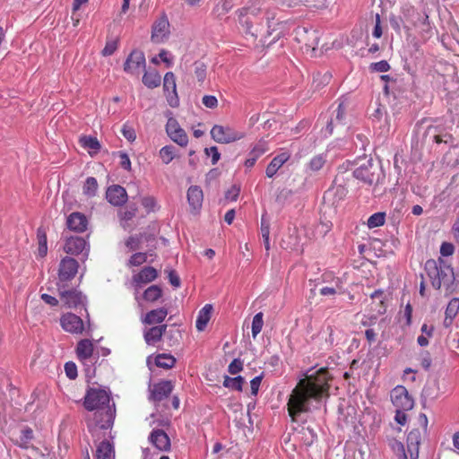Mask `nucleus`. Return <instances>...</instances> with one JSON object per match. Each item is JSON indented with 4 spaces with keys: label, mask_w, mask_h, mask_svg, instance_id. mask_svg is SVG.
<instances>
[{
    "label": "nucleus",
    "mask_w": 459,
    "mask_h": 459,
    "mask_svg": "<svg viewBox=\"0 0 459 459\" xmlns=\"http://www.w3.org/2000/svg\"><path fill=\"white\" fill-rule=\"evenodd\" d=\"M332 379L328 369L322 368L298 382L287 403L288 413L293 422L309 411V401L321 402L329 398Z\"/></svg>",
    "instance_id": "1"
},
{
    "label": "nucleus",
    "mask_w": 459,
    "mask_h": 459,
    "mask_svg": "<svg viewBox=\"0 0 459 459\" xmlns=\"http://www.w3.org/2000/svg\"><path fill=\"white\" fill-rule=\"evenodd\" d=\"M425 271L435 289L439 290L443 287L446 294H452L455 290L454 269L443 258L429 259L425 263Z\"/></svg>",
    "instance_id": "2"
},
{
    "label": "nucleus",
    "mask_w": 459,
    "mask_h": 459,
    "mask_svg": "<svg viewBox=\"0 0 459 459\" xmlns=\"http://www.w3.org/2000/svg\"><path fill=\"white\" fill-rule=\"evenodd\" d=\"M259 10L253 7H245L239 11L238 22L246 36L256 40L262 29V23L257 18Z\"/></svg>",
    "instance_id": "3"
},
{
    "label": "nucleus",
    "mask_w": 459,
    "mask_h": 459,
    "mask_svg": "<svg viewBox=\"0 0 459 459\" xmlns=\"http://www.w3.org/2000/svg\"><path fill=\"white\" fill-rule=\"evenodd\" d=\"M57 292L63 306L67 308H77L83 306L86 297L75 288H69L67 283H56Z\"/></svg>",
    "instance_id": "4"
},
{
    "label": "nucleus",
    "mask_w": 459,
    "mask_h": 459,
    "mask_svg": "<svg viewBox=\"0 0 459 459\" xmlns=\"http://www.w3.org/2000/svg\"><path fill=\"white\" fill-rule=\"evenodd\" d=\"M110 392L101 388H90L84 396L83 405L86 410H103L108 407Z\"/></svg>",
    "instance_id": "5"
},
{
    "label": "nucleus",
    "mask_w": 459,
    "mask_h": 459,
    "mask_svg": "<svg viewBox=\"0 0 459 459\" xmlns=\"http://www.w3.org/2000/svg\"><path fill=\"white\" fill-rule=\"evenodd\" d=\"M245 134L230 126L214 125L211 129V137L219 143H230L244 138Z\"/></svg>",
    "instance_id": "6"
},
{
    "label": "nucleus",
    "mask_w": 459,
    "mask_h": 459,
    "mask_svg": "<svg viewBox=\"0 0 459 459\" xmlns=\"http://www.w3.org/2000/svg\"><path fill=\"white\" fill-rule=\"evenodd\" d=\"M391 401L396 409L403 411H410L414 405L412 397L403 385H397L392 390Z\"/></svg>",
    "instance_id": "7"
},
{
    "label": "nucleus",
    "mask_w": 459,
    "mask_h": 459,
    "mask_svg": "<svg viewBox=\"0 0 459 459\" xmlns=\"http://www.w3.org/2000/svg\"><path fill=\"white\" fill-rule=\"evenodd\" d=\"M166 133L179 146L186 147L188 144V136L186 131L180 126L178 120L172 117L168 118Z\"/></svg>",
    "instance_id": "8"
},
{
    "label": "nucleus",
    "mask_w": 459,
    "mask_h": 459,
    "mask_svg": "<svg viewBox=\"0 0 459 459\" xmlns=\"http://www.w3.org/2000/svg\"><path fill=\"white\" fill-rule=\"evenodd\" d=\"M78 262L72 257H64L58 268V281L56 283H67L73 280L78 272Z\"/></svg>",
    "instance_id": "9"
},
{
    "label": "nucleus",
    "mask_w": 459,
    "mask_h": 459,
    "mask_svg": "<svg viewBox=\"0 0 459 459\" xmlns=\"http://www.w3.org/2000/svg\"><path fill=\"white\" fill-rule=\"evenodd\" d=\"M62 328L73 334H81L84 330V324L82 318L75 314L66 313L60 318Z\"/></svg>",
    "instance_id": "10"
},
{
    "label": "nucleus",
    "mask_w": 459,
    "mask_h": 459,
    "mask_svg": "<svg viewBox=\"0 0 459 459\" xmlns=\"http://www.w3.org/2000/svg\"><path fill=\"white\" fill-rule=\"evenodd\" d=\"M145 67V56L140 50H133L124 64V71L131 74H139Z\"/></svg>",
    "instance_id": "11"
},
{
    "label": "nucleus",
    "mask_w": 459,
    "mask_h": 459,
    "mask_svg": "<svg viewBox=\"0 0 459 459\" xmlns=\"http://www.w3.org/2000/svg\"><path fill=\"white\" fill-rule=\"evenodd\" d=\"M169 34V22L166 15L160 16L152 25V41L161 43L168 39Z\"/></svg>",
    "instance_id": "12"
},
{
    "label": "nucleus",
    "mask_w": 459,
    "mask_h": 459,
    "mask_svg": "<svg viewBox=\"0 0 459 459\" xmlns=\"http://www.w3.org/2000/svg\"><path fill=\"white\" fill-rule=\"evenodd\" d=\"M163 90L170 107L178 105V97L177 93L176 77L172 72L166 73L163 80Z\"/></svg>",
    "instance_id": "13"
},
{
    "label": "nucleus",
    "mask_w": 459,
    "mask_h": 459,
    "mask_svg": "<svg viewBox=\"0 0 459 459\" xmlns=\"http://www.w3.org/2000/svg\"><path fill=\"white\" fill-rule=\"evenodd\" d=\"M115 415V409H111L110 407L98 411L95 413L96 427L99 428L100 430H108L112 429Z\"/></svg>",
    "instance_id": "14"
},
{
    "label": "nucleus",
    "mask_w": 459,
    "mask_h": 459,
    "mask_svg": "<svg viewBox=\"0 0 459 459\" xmlns=\"http://www.w3.org/2000/svg\"><path fill=\"white\" fill-rule=\"evenodd\" d=\"M106 198L112 205L121 206L127 201V194L123 186L113 185L107 189Z\"/></svg>",
    "instance_id": "15"
},
{
    "label": "nucleus",
    "mask_w": 459,
    "mask_h": 459,
    "mask_svg": "<svg viewBox=\"0 0 459 459\" xmlns=\"http://www.w3.org/2000/svg\"><path fill=\"white\" fill-rule=\"evenodd\" d=\"M174 385L170 380H162L152 385L151 398L153 401L160 402L167 398L173 391Z\"/></svg>",
    "instance_id": "16"
},
{
    "label": "nucleus",
    "mask_w": 459,
    "mask_h": 459,
    "mask_svg": "<svg viewBox=\"0 0 459 459\" xmlns=\"http://www.w3.org/2000/svg\"><path fill=\"white\" fill-rule=\"evenodd\" d=\"M376 171L377 167L368 160L367 164H363L354 170L353 175L357 179L371 185L377 180Z\"/></svg>",
    "instance_id": "17"
},
{
    "label": "nucleus",
    "mask_w": 459,
    "mask_h": 459,
    "mask_svg": "<svg viewBox=\"0 0 459 459\" xmlns=\"http://www.w3.org/2000/svg\"><path fill=\"white\" fill-rule=\"evenodd\" d=\"M149 441L152 448L156 449L157 452H168L170 450L171 441L167 432H151Z\"/></svg>",
    "instance_id": "18"
},
{
    "label": "nucleus",
    "mask_w": 459,
    "mask_h": 459,
    "mask_svg": "<svg viewBox=\"0 0 459 459\" xmlns=\"http://www.w3.org/2000/svg\"><path fill=\"white\" fill-rule=\"evenodd\" d=\"M94 345L89 339H83L78 342L76 346V355L80 361L83 364L91 362L93 356Z\"/></svg>",
    "instance_id": "19"
},
{
    "label": "nucleus",
    "mask_w": 459,
    "mask_h": 459,
    "mask_svg": "<svg viewBox=\"0 0 459 459\" xmlns=\"http://www.w3.org/2000/svg\"><path fill=\"white\" fill-rule=\"evenodd\" d=\"M66 224L73 231L84 232L87 230L88 220L83 213L74 212L68 216Z\"/></svg>",
    "instance_id": "20"
},
{
    "label": "nucleus",
    "mask_w": 459,
    "mask_h": 459,
    "mask_svg": "<svg viewBox=\"0 0 459 459\" xmlns=\"http://www.w3.org/2000/svg\"><path fill=\"white\" fill-rule=\"evenodd\" d=\"M187 201L192 212H198L203 204L204 194L198 186H191L187 190Z\"/></svg>",
    "instance_id": "21"
},
{
    "label": "nucleus",
    "mask_w": 459,
    "mask_h": 459,
    "mask_svg": "<svg viewBox=\"0 0 459 459\" xmlns=\"http://www.w3.org/2000/svg\"><path fill=\"white\" fill-rule=\"evenodd\" d=\"M158 277L157 270L152 266L143 267L138 273L133 275L132 281L134 284H147L155 281Z\"/></svg>",
    "instance_id": "22"
},
{
    "label": "nucleus",
    "mask_w": 459,
    "mask_h": 459,
    "mask_svg": "<svg viewBox=\"0 0 459 459\" xmlns=\"http://www.w3.org/2000/svg\"><path fill=\"white\" fill-rule=\"evenodd\" d=\"M290 153L289 152H282L276 155L268 164L265 169V174L268 178H273L277 171L290 160Z\"/></svg>",
    "instance_id": "23"
},
{
    "label": "nucleus",
    "mask_w": 459,
    "mask_h": 459,
    "mask_svg": "<svg viewBox=\"0 0 459 459\" xmlns=\"http://www.w3.org/2000/svg\"><path fill=\"white\" fill-rule=\"evenodd\" d=\"M86 247V241L82 237H71L66 239L64 246L65 253L77 255L81 254Z\"/></svg>",
    "instance_id": "24"
},
{
    "label": "nucleus",
    "mask_w": 459,
    "mask_h": 459,
    "mask_svg": "<svg viewBox=\"0 0 459 459\" xmlns=\"http://www.w3.org/2000/svg\"><path fill=\"white\" fill-rule=\"evenodd\" d=\"M167 330V325L152 326L144 332L143 337L147 344L155 345L161 340L162 335Z\"/></svg>",
    "instance_id": "25"
},
{
    "label": "nucleus",
    "mask_w": 459,
    "mask_h": 459,
    "mask_svg": "<svg viewBox=\"0 0 459 459\" xmlns=\"http://www.w3.org/2000/svg\"><path fill=\"white\" fill-rule=\"evenodd\" d=\"M168 316V309L166 307H160L149 311L142 322L144 325H155L162 323Z\"/></svg>",
    "instance_id": "26"
},
{
    "label": "nucleus",
    "mask_w": 459,
    "mask_h": 459,
    "mask_svg": "<svg viewBox=\"0 0 459 459\" xmlns=\"http://www.w3.org/2000/svg\"><path fill=\"white\" fill-rule=\"evenodd\" d=\"M212 306L211 304H206L198 313L195 327L199 332L204 331L212 316Z\"/></svg>",
    "instance_id": "27"
},
{
    "label": "nucleus",
    "mask_w": 459,
    "mask_h": 459,
    "mask_svg": "<svg viewBox=\"0 0 459 459\" xmlns=\"http://www.w3.org/2000/svg\"><path fill=\"white\" fill-rule=\"evenodd\" d=\"M420 441V432H409L407 436V451L411 459H418Z\"/></svg>",
    "instance_id": "28"
},
{
    "label": "nucleus",
    "mask_w": 459,
    "mask_h": 459,
    "mask_svg": "<svg viewBox=\"0 0 459 459\" xmlns=\"http://www.w3.org/2000/svg\"><path fill=\"white\" fill-rule=\"evenodd\" d=\"M96 459H115L113 442L104 440L97 447Z\"/></svg>",
    "instance_id": "29"
},
{
    "label": "nucleus",
    "mask_w": 459,
    "mask_h": 459,
    "mask_svg": "<svg viewBox=\"0 0 459 459\" xmlns=\"http://www.w3.org/2000/svg\"><path fill=\"white\" fill-rule=\"evenodd\" d=\"M427 133L432 134V141L437 144L440 143H448L454 141V136L452 134L445 133L442 134L440 128L438 126H429L427 128Z\"/></svg>",
    "instance_id": "30"
},
{
    "label": "nucleus",
    "mask_w": 459,
    "mask_h": 459,
    "mask_svg": "<svg viewBox=\"0 0 459 459\" xmlns=\"http://www.w3.org/2000/svg\"><path fill=\"white\" fill-rule=\"evenodd\" d=\"M288 7L304 5L312 9H321L325 6L326 0H287Z\"/></svg>",
    "instance_id": "31"
},
{
    "label": "nucleus",
    "mask_w": 459,
    "mask_h": 459,
    "mask_svg": "<svg viewBox=\"0 0 459 459\" xmlns=\"http://www.w3.org/2000/svg\"><path fill=\"white\" fill-rule=\"evenodd\" d=\"M160 82L161 77L155 69L145 72V74L143 76V84L150 89H153L160 86Z\"/></svg>",
    "instance_id": "32"
},
{
    "label": "nucleus",
    "mask_w": 459,
    "mask_h": 459,
    "mask_svg": "<svg viewBox=\"0 0 459 459\" xmlns=\"http://www.w3.org/2000/svg\"><path fill=\"white\" fill-rule=\"evenodd\" d=\"M155 365L164 369L172 368L176 364L174 356L169 353H160L155 357Z\"/></svg>",
    "instance_id": "33"
},
{
    "label": "nucleus",
    "mask_w": 459,
    "mask_h": 459,
    "mask_svg": "<svg viewBox=\"0 0 459 459\" xmlns=\"http://www.w3.org/2000/svg\"><path fill=\"white\" fill-rule=\"evenodd\" d=\"M162 290L160 286L152 285L144 290L143 299L147 302L153 303L162 297Z\"/></svg>",
    "instance_id": "34"
},
{
    "label": "nucleus",
    "mask_w": 459,
    "mask_h": 459,
    "mask_svg": "<svg viewBox=\"0 0 459 459\" xmlns=\"http://www.w3.org/2000/svg\"><path fill=\"white\" fill-rule=\"evenodd\" d=\"M79 143L82 147L93 150L94 152H97L100 149V143L96 137L90 135H83L80 137Z\"/></svg>",
    "instance_id": "35"
},
{
    "label": "nucleus",
    "mask_w": 459,
    "mask_h": 459,
    "mask_svg": "<svg viewBox=\"0 0 459 459\" xmlns=\"http://www.w3.org/2000/svg\"><path fill=\"white\" fill-rule=\"evenodd\" d=\"M37 238H38V254L39 256L44 257L48 253V245H47V234L44 229L39 228L37 230Z\"/></svg>",
    "instance_id": "36"
},
{
    "label": "nucleus",
    "mask_w": 459,
    "mask_h": 459,
    "mask_svg": "<svg viewBox=\"0 0 459 459\" xmlns=\"http://www.w3.org/2000/svg\"><path fill=\"white\" fill-rule=\"evenodd\" d=\"M244 383V378L240 376L236 377H230L228 376L224 377L223 386L234 390V391H242V385Z\"/></svg>",
    "instance_id": "37"
},
{
    "label": "nucleus",
    "mask_w": 459,
    "mask_h": 459,
    "mask_svg": "<svg viewBox=\"0 0 459 459\" xmlns=\"http://www.w3.org/2000/svg\"><path fill=\"white\" fill-rule=\"evenodd\" d=\"M11 439L19 446L26 448L30 440L32 438V432H13Z\"/></svg>",
    "instance_id": "38"
},
{
    "label": "nucleus",
    "mask_w": 459,
    "mask_h": 459,
    "mask_svg": "<svg viewBox=\"0 0 459 459\" xmlns=\"http://www.w3.org/2000/svg\"><path fill=\"white\" fill-rule=\"evenodd\" d=\"M98 182L97 179L93 177L87 178L84 186L82 187V192L88 197L95 196L98 190Z\"/></svg>",
    "instance_id": "39"
},
{
    "label": "nucleus",
    "mask_w": 459,
    "mask_h": 459,
    "mask_svg": "<svg viewBox=\"0 0 459 459\" xmlns=\"http://www.w3.org/2000/svg\"><path fill=\"white\" fill-rule=\"evenodd\" d=\"M342 289V282L339 278L333 281L332 286H325L319 289V293L322 296H334Z\"/></svg>",
    "instance_id": "40"
},
{
    "label": "nucleus",
    "mask_w": 459,
    "mask_h": 459,
    "mask_svg": "<svg viewBox=\"0 0 459 459\" xmlns=\"http://www.w3.org/2000/svg\"><path fill=\"white\" fill-rule=\"evenodd\" d=\"M160 157L164 164L170 163L175 158V148L172 145H166L160 150Z\"/></svg>",
    "instance_id": "41"
},
{
    "label": "nucleus",
    "mask_w": 459,
    "mask_h": 459,
    "mask_svg": "<svg viewBox=\"0 0 459 459\" xmlns=\"http://www.w3.org/2000/svg\"><path fill=\"white\" fill-rule=\"evenodd\" d=\"M385 221V212H376L372 214L368 219L367 225L369 229L380 227L384 225Z\"/></svg>",
    "instance_id": "42"
},
{
    "label": "nucleus",
    "mask_w": 459,
    "mask_h": 459,
    "mask_svg": "<svg viewBox=\"0 0 459 459\" xmlns=\"http://www.w3.org/2000/svg\"><path fill=\"white\" fill-rule=\"evenodd\" d=\"M261 234L266 251L270 250V224L262 217L261 220Z\"/></svg>",
    "instance_id": "43"
},
{
    "label": "nucleus",
    "mask_w": 459,
    "mask_h": 459,
    "mask_svg": "<svg viewBox=\"0 0 459 459\" xmlns=\"http://www.w3.org/2000/svg\"><path fill=\"white\" fill-rule=\"evenodd\" d=\"M118 47V39L117 38H112L108 39L105 44L104 48L101 51V55L103 56H109L113 55Z\"/></svg>",
    "instance_id": "44"
},
{
    "label": "nucleus",
    "mask_w": 459,
    "mask_h": 459,
    "mask_svg": "<svg viewBox=\"0 0 459 459\" xmlns=\"http://www.w3.org/2000/svg\"><path fill=\"white\" fill-rule=\"evenodd\" d=\"M459 312V299H452L446 309V319H454Z\"/></svg>",
    "instance_id": "45"
},
{
    "label": "nucleus",
    "mask_w": 459,
    "mask_h": 459,
    "mask_svg": "<svg viewBox=\"0 0 459 459\" xmlns=\"http://www.w3.org/2000/svg\"><path fill=\"white\" fill-rule=\"evenodd\" d=\"M263 313L259 312L255 315L252 321V336L255 338L256 335L262 331L264 325Z\"/></svg>",
    "instance_id": "46"
},
{
    "label": "nucleus",
    "mask_w": 459,
    "mask_h": 459,
    "mask_svg": "<svg viewBox=\"0 0 459 459\" xmlns=\"http://www.w3.org/2000/svg\"><path fill=\"white\" fill-rule=\"evenodd\" d=\"M195 75L200 83H203L206 78L207 66L203 62L196 61L194 64Z\"/></svg>",
    "instance_id": "47"
},
{
    "label": "nucleus",
    "mask_w": 459,
    "mask_h": 459,
    "mask_svg": "<svg viewBox=\"0 0 459 459\" xmlns=\"http://www.w3.org/2000/svg\"><path fill=\"white\" fill-rule=\"evenodd\" d=\"M147 261V254L146 253H135L133 255H131L130 259L128 260L127 265L132 266H139L143 264H144Z\"/></svg>",
    "instance_id": "48"
},
{
    "label": "nucleus",
    "mask_w": 459,
    "mask_h": 459,
    "mask_svg": "<svg viewBox=\"0 0 459 459\" xmlns=\"http://www.w3.org/2000/svg\"><path fill=\"white\" fill-rule=\"evenodd\" d=\"M143 239V235H135V236H130L125 242L126 247L129 248V250H136L139 249L141 247Z\"/></svg>",
    "instance_id": "49"
},
{
    "label": "nucleus",
    "mask_w": 459,
    "mask_h": 459,
    "mask_svg": "<svg viewBox=\"0 0 459 459\" xmlns=\"http://www.w3.org/2000/svg\"><path fill=\"white\" fill-rule=\"evenodd\" d=\"M325 162V160L322 155H316L310 160L308 167L312 171H317L323 168Z\"/></svg>",
    "instance_id": "50"
},
{
    "label": "nucleus",
    "mask_w": 459,
    "mask_h": 459,
    "mask_svg": "<svg viewBox=\"0 0 459 459\" xmlns=\"http://www.w3.org/2000/svg\"><path fill=\"white\" fill-rule=\"evenodd\" d=\"M390 446H391L393 452L398 457L407 455L403 444L399 440L394 439V440L390 441Z\"/></svg>",
    "instance_id": "51"
},
{
    "label": "nucleus",
    "mask_w": 459,
    "mask_h": 459,
    "mask_svg": "<svg viewBox=\"0 0 459 459\" xmlns=\"http://www.w3.org/2000/svg\"><path fill=\"white\" fill-rule=\"evenodd\" d=\"M268 150V147L266 145L265 142H259L257 144L254 146L252 151L249 153V156H255L256 158H259L262 156L266 151Z\"/></svg>",
    "instance_id": "52"
},
{
    "label": "nucleus",
    "mask_w": 459,
    "mask_h": 459,
    "mask_svg": "<svg viewBox=\"0 0 459 459\" xmlns=\"http://www.w3.org/2000/svg\"><path fill=\"white\" fill-rule=\"evenodd\" d=\"M121 133L123 136L129 142H134L136 139L134 129L127 124L123 126Z\"/></svg>",
    "instance_id": "53"
},
{
    "label": "nucleus",
    "mask_w": 459,
    "mask_h": 459,
    "mask_svg": "<svg viewBox=\"0 0 459 459\" xmlns=\"http://www.w3.org/2000/svg\"><path fill=\"white\" fill-rule=\"evenodd\" d=\"M243 369V361L240 359H234L230 364L229 365L228 371L231 375H236L242 371Z\"/></svg>",
    "instance_id": "54"
},
{
    "label": "nucleus",
    "mask_w": 459,
    "mask_h": 459,
    "mask_svg": "<svg viewBox=\"0 0 459 459\" xmlns=\"http://www.w3.org/2000/svg\"><path fill=\"white\" fill-rule=\"evenodd\" d=\"M390 65L385 60H381L379 62L372 63L370 65V69L375 72H387L390 70Z\"/></svg>",
    "instance_id": "55"
},
{
    "label": "nucleus",
    "mask_w": 459,
    "mask_h": 459,
    "mask_svg": "<svg viewBox=\"0 0 459 459\" xmlns=\"http://www.w3.org/2000/svg\"><path fill=\"white\" fill-rule=\"evenodd\" d=\"M204 152L207 156L212 157V165H215L221 158V153L219 152V150L216 146L205 148Z\"/></svg>",
    "instance_id": "56"
},
{
    "label": "nucleus",
    "mask_w": 459,
    "mask_h": 459,
    "mask_svg": "<svg viewBox=\"0 0 459 459\" xmlns=\"http://www.w3.org/2000/svg\"><path fill=\"white\" fill-rule=\"evenodd\" d=\"M202 103L208 108H215L218 107V100L213 95H204Z\"/></svg>",
    "instance_id": "57"
},
{
    "label": "nucleus",
    "mask_w": 459,
    "mask_h": 459,
    "mask_svg": "<svg viewBox=\"0 0 459 459\" xmlns=\"http://www.w3.org/2000/svg\"><path fill=\"white\" fill-rule=\"evenodd\" d=\"M65 371L66 376L70 379H75L77 377V368L76 365L74 362H66L65 365Z\"/></svg>",
    "instance_id": "58"
},
{
    "label": "nucleus",
    "mask_w": 459,
    "mask_h": 459,
    "mask_svg": "<svg viewBox=\"0 0 459 459\" xmlns=\"http://www.w3.org/2000/svg\"><path fill=\"white\" fill-rule=\"evenodd\" d=\"M118 157L120 159V162H119L120 166L124 169L130 170L131 169V161H130L128 155L125 152H119Z\"/></svg>",
    "instance_id": "59"
},
{
    "label": "nucleus",
    "mask_w": 459,
    "mask_h": 459,
    "mask_svg": "<svg viewBox=\"0 0 459 459\" xmlns=\"http://www.w3.org/2000/svg\"><path fill=\"white\" fill-rule=\"evenodd\" d=\"M454 251H455V247H454L453 244L448 243V242L442 243V245L440 247V254L443 256H449V255H453Z\"/></svg>",
    "instance_id": "60"
},
{
    "label": "nucleus",
    "mask_w": 459,
    "mask_h": 459,
    "mask_svg": "<svg viewBox=\"0 0 459 459\" xmlns=\"http://www.w3.org/2000/svg\"><path fill=\"white\" fill-rule=\"evenodd\" d=\"M262 377L258 376L254 377L250 382V387H251V394L253 395H256L261 385Z\"/></svg>",
    "instance_id": "61"
},
{
    "label": "nucleus",
    "mask_w": 459,
    "mask_h": 459,
    "mask_svg": "<svg viewBox=\"0 0 459 459\" xmlns=\"http://www.w3.org/2000/svg\"><path fill=\"white\" fill-rule=\"evenodd\" d=\"M406 411L396 409V414H395V421L401 425L404 426L407 421V415L405 413Z\"/></svg>",
    "instance_id": "62"
},
{
    "label": "nucleus",
    "mask_w": 459,
    "mask_h": 459,
    "mask_svg": "<svg viewBox=\"0 0 459 459\" xmlns=\"http://www.w3.org/2000/svg\"><path fill=\"white\" fill-rule=\"evenodd\" d=\"M142 204L143 207H145L147 210L151 211L153 210V208L156 205L155 199L152 196H145L142 199Z\"/></svg>",
    "instance_id": "63"
},
{
    "label": "nucleus",
    "mask_w": 459,
    "mask_h": 459,
    "mask_svg": "<svg viewBox=\"0 0 459 459\" xmlns=\"http://www.w3.org/2000/svg\"><path fill=\"white\" fill-rule=\"evenodd\" d=\"M169 281L170 284L172 286H174L175 288H178L180 286V283H181L180 278L175 271H170L169 273Z\"/></svg>",
    "instance_id": "64"
}]
</instances>
